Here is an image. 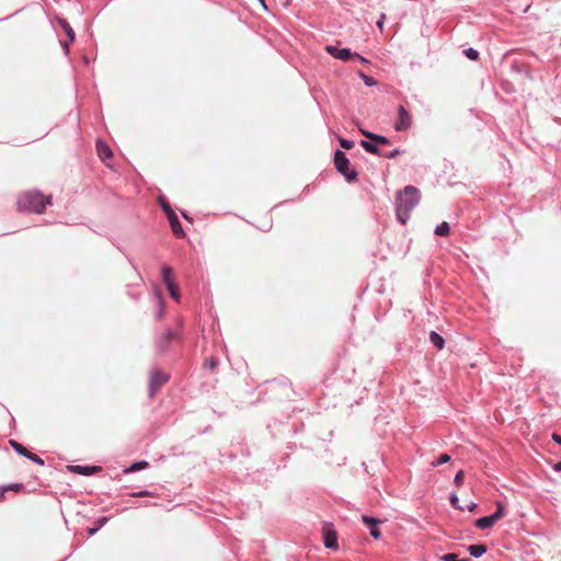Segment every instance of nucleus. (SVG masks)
<instances>
[{"mask_svg": "<svg viewBox=\"0 0 561 561\" xmlns=\"http://www.w3.org/2000/svg\"><path fill=\"white\" fill-rule=\"evenodd\" d=\"M420 201V191L412 186H405L397 196V217L401 224H405L410 218L411 210Z\"/></svg>", "mask_w": 561, "mask_h": 561, "instance_id": "obj_1", "label": "nucleus"}, {"mask_svg": "<svg viewBox=\"0 0 561 561\" xmlns=\"http://www.w3.org/2000/svg\"><path fill=\"white\" fill-rule=\"evenodd\" d=\"M51 203V196H44L37 191L24 192L19 201V210L42 214L46 207Z\"/></svg>", "mask_w": 561, "mask_h": 561, "instance_id": "obj_2", "label": "nucleus"}, {"mask_svg": "<svg viewBox=\"0 0 561 561\" xmlns=\"http://www.w3.org/2000/svg\"><path fill=\"white\" fill-rule=\"evenodd\" d=\"M334 164L336 170L345 176L346 181L352 182L356 180L357 172L350 168V160L343 151H335Z\"/></svg>", "mask_w": 561, "mask_h": 561, "instance_id": "obj_3", "label": "nucleus"}, {"mask_svg": "<svg viewBox=\"0 0 561 561\" xmlns=\"http://www.w3.org/2000/svg\"><path fill=\"white\" fill-rule=\"evenodd\" d=\"M505 515V506L501 502L496 504V511L490 515L484 516L474 522V525L480 529H486L492 527L497 520L503 518Z\"/></svg>", "mask_w": 561, "mask_h": 561, "instance_id": "obj_4", "label": "nucleus"}, {"mask_svg": "<svg viewBox=\"0 0 561 561\" xmlns=\"http://www.w3.org/2000/svg\"><path fill=\"white\" fill-rule=\"evenodd\" d=\"M413 118L412 114L405 110L403 105L398 107V117L394 122V129L397 131H403L409 129L412 126Z\"/></svg>", "mask_w": 561, "mask_h": 561, "instance_id": "obj_5", "label": "nucleus"}, {"mask_svg": "<svg viewBox=\"0 0 561 561\" xmlns=\"http://www.w3.org/2000/svg\"><path fill=\"white\" fill-rule=\"evenodd\" d=\"M322 534L324 539V546L329 549H337V534L333 528L332 523H324L322 527Z\"/></svg>", "mask_w": 561, "mask_h": 561, "instance_id": "obj_6", "label": "nucleus"}, {"mask_svg": "<svg viewBox=\"0 0 561 561\" xmlns=\"http://www.w3.org/2000/svg\"><path fill=\"white\" fill-rule=\"evenodd\" d=\"M169 376L161 370H153L150 377V396L154 393L168 381Z\"/></svg>", "mask_w": 561, "mask_h": 561, "instance_id": "obj_7", "label": "nucleus"}, {"mask_svg": "<svg viewBox=\"0 0 561 561\" xmlns=\"http://www.w3.org/2000/svg\"><path fill=\"white\" fill-rule=\"evenodd\" d=\"M68 471L72 473H78L82 476H91L102 471V467L100 466H79V465H69L67 466Z\"/></svg>", "mask_w": 561, "mask_h": 561, "instance_id": "obj_8", "label": "nucleus"}, {"mask_svg": "<svg viewBox=\"0 0 561 561\" xmlns=\"http://www.w3.org/2000/svg\"><path fill=\"white\" fill-rule=\"evenodd\" d=\"M325 50L333 57L347 61L353 57V53L348 48H337L335 46L328 45Z\"/></svg>", "mask_w": 561, "mask_h": 561, "instance_id": "obj_9", "label": "nucleus"}, {"mask_svg": "<svg viewBox=\"0 0 561 561\" xmlns=\"http://www.w3.org/2000/svg\"><path fill=\"white\" fill-rule=\"evenodd\" d=\"M169 224H170V227L172 229V232L178 237V238H182L184 237V230L181 226V222L178 218V216L175 215V213H171L169 214Z\"/></svg>", "mask_w": 561, "mask_h": 561, "instance_id": "obj_10", "label": "nucleus"}, {"mask_svg": "<svg viewBox=\"0 0 561 561\" xmlns=\"http://www.w3.org/2000/svg\"><path fill=\"white\" fill-rule=\"evenodd\" d=\"M363 522L369 526L370 528V535L375 538V539H379L380 538V531L379 529L377 528V526L381 523L379 519H376L374 517H368V516H363L362 517Z\"/></svg>", "mask_w": 561, "mask_h": 561, "instance_id": "obj_11", "label": "nucleus"}, {"mask_svg": "<svg viewBox=\"0 0 561 561\" xmlns=\"http://www.w3.org/2000/svg\"><path fill=\"white\" fill-rule=\"evenodd\" d=\"M175 337L174 333L172 331H167L164 332L158 340L157 342V347L161 351V352H164L169 344L171 343V341H173Z\"/></svg>", "mask_w": 561, "mask_h": 561, "instance_id": "obj_12", "label": "nucleus"}, {"mask_svg": "<svg viewBox=\"0 0 561 561\" xmlns=\"http://www.w3.org/2000/svg\"><path fill=\"white\" fill-rule=\"evenodd\" d=\"M96 151L101 160L106 161L112 158L111 148L103 141L99 140L96 142Z\"/></svg>", "mask_w": 561, "mask_h": 561, "instance_id": "obj_13", "label": "nucleus"}, {"mask_svg": "<svg viewBox=\"0 0 561 561\" xmlns=\"http://www.w3.org/2000/svg\"><path fill=\"white\" fill-rule=\"evenodd\" d=\"M272 215L268 211H266L264 217L260 220L254 221L253 225H255L259 229L263 231H268L272 228Z\"/></svg>", "mask_w": 561, "mask_h": 561, "instance_id": "obj_14", "label": "nucleus"}, {"mask_svg": "<svg viewBox=\"0 0 561 561\" xmlns=\"http://www.w3.org/2000/svg\"><path fill=\"white\" fill-rule=\"evenodd\" d=\"M360 131H362V134H363L366 138H368V139L373 140L376 145H377V144H378V145H389V142H390V141H389V139H388V138H386V137H383V136L376 135V134H373V133H370V131H366V130H363V129H362Z\"/></svg>", "mask_w": 561, "mask_h": 561, "instance_id": "obj_15", "label": "nucleus"}, {"mask_svg": "<svg viewBox=\"0 0 561 561\" xmlns=\"http://www.w3.org/2000/svg\"><path fill=\"white\" fill-rule=\"evenodd\" d=\"M468 551L472 557L479 558L486 551L485 545H471L468 547Z\"/></svg>", "mask_w": 561, "mask_h": 561, "instance_id": "obj_16", "label": "nucleus"}, {"mask_svg": "<svg viewBox=\"0 0 561 561\" xmlns=\"http://www.w3.org/2000/svg\"><path fill=\"white\" fill-rule=\"evenodd\" d=\"M162 279L164 284L168 286L169 284H174L173 282V271L170 266H163L162 267Z\"/></svg>", "mask_w": 561, "mask_h": 561, "instance_id": "obj_17", "label": "nucleus"}, {"mask_svg": "<svg viewBox=\"0 0 561 561\" xmlns=\"http://www.w3.org/2000/svg\"><path fill=\"white\" fill-rule=\"evenodd\" d=\"M430 341L438 348L442 350L444 347V339L435 331H432L430 334Z\"/></svg>", "mask_w": 561, "mask_h": 561, "instance_id": "obj_18", "label": "nucleus"}, {"mask_svg": "<svg viewBox=\"0 0 561 561\" xmlns=\"http://www.w3.org/2000/svg\"><path fill=\"white\" fill-rule=\"evenodd\" d=\"M360 145L369 153L380 154V151H379V149H378V147H377V145L375 142H370V141H367V140H362Z\"/></svg>", "mask_w": 561, "mask_h": 561, "instance_id": "obj_19", "label": "nucleus"}, {"mask_svg": "<svg viewBox=\"0 0 561 561\" xmlns=\"http://www.w3.org/2000/svg\"><path fill=\"white\" fill-rule=\"evenodd\" d=\"M10 445L12 446V448L20 455L24 456V457H27L28 454L31 453L27 448H25L22 444L15 442V440H10Z\"/></svg>", "mask_w": 561, "mask_h": 561, "instance_id": "obj_20", "label": "nucleus"}, {"mask_svg": "<svg viewBox=\"0 0 561 561\" xmlns=\"http://www.w3.org/2000/svg\"><path fill=\"white\" fill-rule=\"evenodd\" d=\"M450 228L448 222L443 221L440 225H438L435 229V233L437 236L446 237L449 234Z\"/></svg>", "mask_w": 561, "mask_h": 561, "instance_id": "obj_21", "label": "nucleus"}, {"mask_svg": "<svg viewBox=\"0 0 561 561\" xmlns=\"http://www.w3.org/2000/svg\"><path fill=\"white\" fill-rule=\"evenodd\" d=\"M149 466V463L145 460L142 461H138V462H135L133 463L130 467H128L125 472L126 473H129V472H135V471H138V470H141V469H145Z\"/></svg>", "mask_w": 561, "mask_h": 561, "instance_id": "obj_22", "label": "nucleus"}, {"mask_svg": "<svg viewBox=\"0 0 561 561\" xmlns=\"http://www.w3.org/2000/svg\"><path fill=\"white\" fill-rule=\"evenodd\" d=\"M60 25L64 28V31L66 32V34L68 35L70 42H73V39H75V32L70 27V25L65 20H60Z\"/></svg>", "mask_w": 561, "mask_h": 561, "instance_id": "obj_23", "label": "nucleus"}, {"mask_svg": "<svg viewBox=\"0 0 561 561\" xmlns=\"http://www.w3.org/2000/svg\"><path fill=\"white\" fill-rule=\"evenodd\" d=\"M168 290L170 293V296L175 299V300H179L180 299V291L176 287L175 284H169L168 286Z\"/></svg>", "mask_w": 561, "mask_h": 561, "instance_id": "obj_24", "label": "nucleus"}, {"mask_svg": "<svg viewBox=\"0 0 561 561\" xmlns=\"http://www.w3.org/2000/svg\"><path fill=\"white\" fill-rule=\"evenodd\" d=\"M465 55L471 60H478L479 58V53L473 48L466 49Z\"/></svg>", "mask_w": 561, "mask_h": 561, "instance_id": "obj_25", "label": "nucleus"}, {"mask_svg": "<svg viewBox=\"0 0 561 561\" xmlns=\"http://www.w3.org/2000/svg\"><path fill=\"white\" fill-rule=\"evenodd\" d=\"M450 460V457L449 455L447 454H442L437 460L435 462H433V466H439V465H443V463H446Z\"/></svg>", "mask_w": 561, "mask_h": 561, "instance_id": "obj_26", "label": "nucleus"}, {"mask_svg": "<svg viewBox=\"0 0 561 561\" xmlns=\"http://www.w3.org/2000/svg\"><path fill=\"white\" fill-rule=\"evenodd\" d=\"M443 560L444 561H470V559H458L457 558V554L455 553H447L445 556H443Z\"/></svg>", "mask_w": 561, "mask_h": 561, "instance_id": "obj_27", "label": "nucleus"}, {"mask_svg": "<svg viewBox=\"0 0 561 561\" xmlns=\"http://www.w3.org/2000/svg\"><path fill=\"white\" fill-rule=\"evenodd\" d=\"M340 145L342 148L347 149V150H350L354 147V142L352 140H348L345 138H340Z\"/></svg>", "mask_w": 561, "mask_h": 561, "instance_id": "obj_28", "label": "nucleus"}, {"mask_svg": "<svg viewBox=\"0 0 561 561\" xmlns=\"http://www.w3.org/2000/svg\"><path fill=\"white\" fill-rule=\"evenodd\" d=\"M23 489H24V485L22 483H13V484L5 486L7 492L8 491L20 492Z\"/></svg>", "mask_w": 561, "mask_h": 561, "instance_id": "obj_29", "label": "nucleus"}, {"mask_svg": "<svg viewBox=\"0 0 561 561\" xmlns=\"http://www.w3.org/2000/svg\"><path fill=\"white\" fill-rule=\"evenodd\" d=\"M463 478H465V474H463V471L462 470H459L456 476H455V479H454V482L456 485H460L462 484L463 482Z\"/></svg>", "mask_w": 561, "mask_h": 561, "instance_id": "obj_30", "label": "nucleus"}, {"mask_svg": "<svg viewBox=\"0 0 561 561\" xmlns=\"http://www.w3.org/2000/svg\"><path fill=\"white\" fill-rule=\"evenodd\" d=\"M26 458H28L30 460L34 461L37 465H44V460L35 454L30 453Z\"/></svg>", "mask_w": 561, "mask_h": 561, "instance_id": "obj_31", "label": "nucleus"}, {"mask_svg": "<svg viewBox=\"0 0 561 561\" xmlns=\"http://www.w3.org/2000/svg\"><path fill=\"white\" fill-rule=\"evenodd\" d=\"M359 76L362 77V79L364 80V82L367 84V85H375L376 84V81L371 78V77H368L366 76L365 73L360 72Z\"/></svg>", "mask_w": 561, "mask_h": 561, "instance_id": "obj_32", "label": "nucleus"}, {"mask_svg": "<svg viewBox=\"0 0 561 561\" xmlns=\"http://www.w3.org/2000/svg\"><path fill=\"white\" fill-rule=\"evenodd\" d=\"M458 501H459V500H458L457 495L453 494V495L450 496V503H451V505H453L455 508H459V510H461V511H462L463 508H462L461 506H459V505H458Z\"/></svg>", "mask_w": 561, "mask_h": 561, "instance_id": "obj_33", "label": "nucleus"}, {"mask_svg": "<svg viewBox=\"0 0 561 561\" xmlns=\"http://www.w3.org/2000/svg\"><path fill=\"white\" fill-rule=\"evenodd\" d=\"M400 153V150L399 149H394L388 153H385L383 157L385 158H388V159H393L396 158L398 154Z\"/></svg>", "mask_w": 561, "mask_h": 561, "instance_id": "obj_34", "label": "nucleus"}, {"mask_svg": "<svg viewBox=\"0 0 561 561\" xmlns=\"http://www.w3.org/2000/svg\"><path fill=\"white\" fill-rule=\"evenodd\" d=\"M162 208L168 218H169V214L174 213L168 203H162Z\"/></svg>", "mask_w": 561, "mask_h": 561, "instance_id": "obj_35", "label": "nucleus"}, {"mask_svg": "<svg viewBox=\"0 0 561 561\" xmlns=\"http://www.w3.org/2000/svg\"><path fill=\"white\" fill-rule=\"evenodd\" d=\"M352 58H355V59L359 60L363 64H367L368 62L366 58L362 57L357 53H353V57Z\"/></svg>", "mask_w": 561, "mask_h": 561, "instance_id": "obj_36", "label": "nucleus"}, {"mask_svg": "<svg viewBox=\"0 0 561 561\" xmlns=\"http://www.w3.org/2000/svg\"><path fill=\"white\" fill-rule=\"evenodd\" d=\"M383 22H385V14H381L380 19L377 21V26L380 31L383 28Z\"/></svg>", "mask_w": 561, "mask_h": 561, "instance_id": "obj_37", "label": "nucleus"}, {"mask_svg": "<svg viewBox=\"0 0 561 561\" xmlns=\"http://www.w3.org/2000/svg\"><path fill=\"white\" fill-rule=\"evenodd\" d=\"M134 496H150L151 493L148 492V491H142V492H139V493H135L133 494Z\"/></svg>", "mask_w": 561, "mask_h": 561, "instance_id": "obj_38", "label": "nucleus"}, {"mask_svg": "<svg viewBox=\"0 0 561 561\" xmlns=\"http://www.w3.org/2000/svg\"><path fill=\"white\" fill-rule=\"evenodd\" d=\"M552 438H553V440H554V442H557L558 444H560V445H561V435H559V434H553V435H552Z\"/></svg>", "mask_w": 561, "mask_h": 561, "instance_id": "obj_39", "label": "nucleus"}, {"mask_svg": "<svg viewBox=\"0 0 561 561\" xmlns=\"http://www.w3.org/2000/svg\"><path fill=\"white\" fill-rule=\"evenodd\" d=\"M5 492H7L5 486L0 488V502L4 500Z\"/></svg>", "mask_w": 561, "mask_h": 561, "instance_id": "obj_40", "label": "nucleus"}, {"mask_svg": "<svg viewBox=\"0 0 561 561\" xmlns=\"http://www.w3.org/2000/svg\"><path fill=\"white\" fill-rule=\"evenodd\" d=\"M476 507H477V504H474L472 502L468 505L469 511H473V510H476Z\"/></svg>", "mask_w": 561, "mask_h": 561, "instance_id": "obj_41", "label": "nucleus"}, {"mask_svg": "<svg viewBox=\"0 0 561 561\" xmlns=\"http://www.w3.org/2000/svg\"><path fill=\"white\" fill-rule=\"evenodd\" d=\"M257 1L262 4V7H263V9H264V10H267V7H266V4H265V1H264V0H257Z\"/></svg>", "mask_w": 561, "mask_h": 561, "instance_id": "obj_42", "label": "nucleus"}, {"mask_svg": "<svg viewBox=\"0 0 561 561\" xmlns=\"http://www.w3.org/2000/svg\"><path fill=\"white\" fill-rule=\"evenodd\" d=\"M556 469H557V470H561V462H559V463L556 466Z\"/></svg>", "mask_w": 561, "mask_h": 561, "instance_id": "obj_43", "label": "nucleus"}, {"mask_svg": "<svg viewBox=\"0 0 561 561\" xmlns=\"http://www.w3.org/2000/svg\"><path fill=\"white\" fill-rule=\"evenodd\" d=\"M95 531H96V529H90V530H89V534H90V535H93Z\"/></svg>", "mask_w": 561, "mask_h": 561, "instance_id": "obj_44", "label": "nucleus"}]
</instances>
